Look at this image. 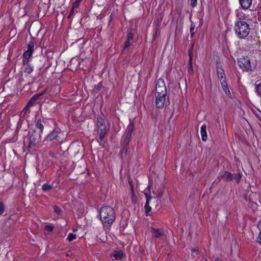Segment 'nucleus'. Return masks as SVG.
<instances>
[{"instance_id":"obj_11","label":"nucleus","mask_w":261,"mask_h":261,"mask_svg":"<svg viewBox=\"0 0 261 261\" xmlns=\"http://www.w3.org/2000/svg\"><path fill=\"white\" fill-rule=\"evenodd\" d=\"M218 178L219 180L223 179L227 181H230L232 180V173L228 171H225L218 177Z\"/></svg>"},{"instance_id":"obj_28","label":"nucleus","mask_w":261,"mask_h":261,"mask_svg":"<svg viewBox=\"0 0 261 261\" xmlns=\"http://www.w3.org/2000/svg\"><path fill=\"white\" fill-rule=\"evenodd\" d=\"M51 189V186L47 184H45L42 186V189L43 191H47Z\"/></svg>"},{"instance_id":"obj_39","label":"nucleus","mask_w":261,"mask_h":261,"mask_svg":"<svg viewBox=\"0 0 261 261\" xmlns=\"http://www.w3.org/2000/svg\"><path fill=\"white\" fill-rule=\"evenodd\" d=\"M215 261H222V259H220V258H216Z\"/></svg>"},{"instance_id":"obj_26","label":"nucleus","mask_w":261,"mask_h":261,"mask_svg":"<svg viewBox=\"0 0 261 261\" xmlns=\"http://www.w3.org/2000/svg\"><path fill=\"white\" fill-rule=\"evenodd\" d=\"M29 107H27V106H26L23 109L22 112L20 113V116L21 117H24L26 113H27L28 110L29 109Z\"/></svg>"},{"instance_id":"obj_20","label":"nucleus","mask_w":261,"mask_h":261,"mask_svg":"<svg viewBox=\"0 0 261 261\" xmlns=\"http://www.w3.org/2000/svg\"><path fill=\"white\" fill-rule=\"evenodd\" d=\"M255 89L258 95L261 96V82L256 81L255 84Z\"/></svg>"},{"instance_id":"obj_37","label":"nucleus","mask_w":261,"mask_h":261,"mask_svg":"<svg viewBox=\"0 0 261 261\" xmlns=\"http://www.w3.org/2000/svg\"><path fill=\"white\" fill-rule=\"evenodd\" d=\"M130 141V139L129 138H124V143L126 145L128 144L129 142Z\"/></svg>"},{"instance_id":"obj_21","label":"nucleus","mask_w":261,"mask_h":261,"mask_svg":"<svg viewBox=\"0 0 261 261\" xmlns=\"http://www.w3.org/2000/svg\"><path fill=\"white\" fill-rule=\"evenodd\" d=\"M36 127L40 129V132L39 133L42 134L43 129L44 128V125L41 123V121L40 120H38L36 124Z\"/></svg>"},{"instance_id":"obj_19","label":"nucleus","mask_w":261,"mask_h":261,"mask_svg":"<svg viewBox=\"0 0 261 261\" xmlns=\"http://www.w3.org/2000/svg\"><path fill=\"white\" fill-rule=\"evenodd\" d=\"M221 85L222 86L223 90H224L226 94L228 96L231 95V93L228 89V87L226 82L221 83Z\"/></svg>"},{"instance_id":"obj_23","label":"nucleus","mask_w":261,"mask_h":261,"mask_svg":"<svg viewBox=\"0 0 261 261\" xmlns=\"http://www.w3.org/2000/svg\"><path fill=\"white\" fill-rule=\"evenodd\" d=\"M76 238V236L73 233H70L67 238V240L69 242H71L74 240Z\"/></svg>"},{"instance_id":"obj_33","label":"nucleus","mask_w":261,"mask_h":261,"mask_svg":"<svg viewBox=\"0 0 261 261\" xmlns=\"http://www.w3.org/2000/svg\"><path fill=\"white\" fill-rule=\"evenodd\" d=\"M4 211V205L2 203L0 202V215H2Z\"/></svg>"},{"instance_id":"obj_17","label":"nucleus","mask_w":261,"mask_h":261,"mask_svg":"<svg viewBox=\"0 0 261 261\" xmlns=\"http://www.w3.org/2000/svg\"><path fill=\"white\" fill-rule=\"evenodd\" d=\"M40 95H35L34 96H33L28 103L27 105V107L31 108V107H32Z\"/></svg>"},{"instance_id":"obj_24","label":"nucleus","mask_w":261,"mask_h":261,"mask_svg":"<svg viewBox=\"0 0 261 261\" xmlns=\"http://www.w3.org/2000/svg\"><path fill=\"white\" fill-rule=\"evenodd\" d=\"M152 233L156 238L159 237L162 235V233L160 232L159 230L155 228H152Z\"/></svg>"},{"instance_id":"obj_41","label":"nucleus","mask_w":261,"mask_h":261,"mask_svg":"<svg viewBox=\"0 0 261 261\" xmlns=\"http://www.w3.org/2000/svg\"><path fill=\"white\" fill-rule=\"evenodd\" d=\"M164 98L165 97V95L164 94ZM165 100V99L164 98V100Z\"/></svg>"},{"instance_id":"obj_42","label":"nucleus","mask_w":261,"mask_h":261,"mask_svg":"<svg viewBox=\"0 0 261 261\" xmlns=\"http://www.w3.org/2000/svg\"><path fill=\"white\" fill-rule=\"evenodd\" d=\"M205 261H207V260H206V259H205Z\"/></svg>"},{"instance_id":"obj_30","label":"nucleus","mask_w":261,"mask_h":261,"mask_svg":"<svg viewBox=\"0 0 261 261\" xmlns=\"http://www.w3.org/2000/svg\"><path fill=\"white\" fill-rule=\"evenodd\" d=\"M54 212L56 213H57V214L59 215L61 214V210L59 207H58L57 206H54Z\"/></svg>"},{"instance_id":"obj_5","label":"nucleus","mask_w":261,"mask_h":261,"mask_svg":"<svg viewBox=\"0 0 261 261\" xmlns=\"http://www.w3.org/2000/svg\"><path fill=\"white\" fill-rule=\"evenodd\" d=\"M239 67L244 71H249L252 70L250 63V60L248 57H242L238 60Z\"/></svg>"},{"instance_id":"obj_15","label":"nucleus","mask_w":261,"mask_h":261,"mask_svg":"<svg viewBox=\"0 0 261 261\" xmlns=\"http://www.w3.org/2000/svg\"><path fill=\"white\" fill-rule=\"evenodd\" d=\"M127 132L126 134L125 138L130 139L132 133L134 129V124L133 122H130L127 127Z\"/></svg>"},{"instance_id":"obj_2","label":"nucleus","mask_w":261,"mask_h":261,"mask_svg":"<svg viewBox=\"0 0 261 261\" xmlns=\"http://www.w3.org/2000/svg\"><path fill=\"white\" fill-rule=\"evenodd\" d=\"M101 221L105 225H111L115 220V213L110 206H104L99 210Z\"/></svg>"},{"instance_id":"obj_36","label":"nucleus","mask_w":261,"mask_h":261,"mask_svg":"<svg viewBox=\"0 0 261 261\" xmlns=\"http://www.w3.org/2000/svg\"><path fill=\"white\" fill-rule=\"evenodd\" d=\"M258 242L261 245V231L259 232L258 236Z\"/></svg>"},{"instance_id":"obj_12","label":"nucleus","mask_w":261,"mask_h":261,"mask_svg":"<svg viewBox=\"0 0 261 261\" xmlns=\"http://www.w3.org/2000/svg\"><path fill=\"white\" fill-rule=\"evenodd\" d=\"M23 69L24 72L30 74L33 70L28 61L23 60Z\"/></svg>"},{"instance_id":"obj_1","label":"nucleus","mask_w":261,"mask_h":261,"mask_svg":"<svg viewBox=\"0 0 261 261\" xmlns=\"http://www.w3.org/2000/svg\"><path fill=\"white\" fill-rule=\"evenodd\" d=\"M233 29L236 35L241 39L246 38L251 30L250 25L241 18L236 21Z\"/></svg>"},{"instance_id":"obj_9","label":"nucleus","mask_w":261,"mask_h":261,"mask_svg":"<svg viewBox=\"0 0 261 261\" xmlns=\"http://www.w3.org/2000/svg\"><path fill=\"white\" fill-rule=\"evenodd\" d=\"M217 74L221 83L226 82L224 71L221 67H217Z\"/></svg>"},{"instance_id":"obj_22","label":"nucleus","mask_w":261,"mask_h":261,"mask_svg":"<svg viewBox=\"0 0 261 261\" xmlns=\"http://www.w3.org/2000/svg\"><path fill=\"white\" fill-rule=\"evenodd\" d=\"M188 72V73L190 74V75H192L193 73L192 61H191V59L189 60Z\"/></svg>"},{"instance_id":"obj_34","label":"nucleus","mask_w":261,"mask_h":261,"mask_svg":"<svg viewBox=\"0 0 261 261\" xmlns=\"http://www.w3.org/2000/svg\"><path fill=\"white\" fill-rule=\"evenodd\" d=\"M45 229L48 231H51L53 230V227L50 225H46L45 226Z\"/></svg>"},{"instance_id":"obj_7","label":"nucleus","mask_w":261,"mask_h":261,"mask_svg":"<svg viewBox=\"0 0 261 261\" xmlns=\"http://www.w3.org/2000/svg\"><path fill=\"white\" fill-rule=\"evenodd\" d=\"M41 133L34 132L30 137L29 147H32L37 145L40 141Z\"/></svg>"},{"instance_id":"obj_6","label":"nucleus","mask_w":261,"mask_h":261,"mask_svg":"<svg viewBox=\"0 0 261 261\" xmlns=\"http://www.w3.org/2000/svg\"><path fill=\"white\" fill-rule=\"evenodd\" d=\"M62 135L60 129H55L46 136L45 141L56 142L62 139Z\"/></svg>"},{"instance_id":"obj_16","label":"nucleus","mask_w":261,"mask_h":261,"mask_svg":"<svg viewBox=\"0 0 261 261\" xmlns=\"http://www.w3.org/2000/svg\"><path fill=\"white\" fill-rule=\"evenodd\" d=\"M242 177V174L240 171L236 173L232 174V180L234 179L238 184L240 182Z\"/></svg>"},{"instance_id":"obj_40","label":"nucleus","mask_w":261,"mask_h":261,"mask_svg":"<svg viewBox=\"0 0 261 261\" xmlns=\"http://www.w3.org/2000/svg\"><path fill=\"white\" fill-rule=\"evenodd\" d=\"M192 250L193 251H194V252H195V251H198L197 249H192Z\"/></svg>"},{"instance_id":"obj_3","label":"nucleus","mask_w":261,"mask_h":261,"mask_svg":"<svg viewBox=\"0 0 261 261\" xmlns=\"http://www.w3.org/2000/svg\"><path fill=\"white\" fill-rule=\"evenodd\" d=\"M163 80L160 78L156 84L155 87V105L158 108L163 107Z\"/></svg>"},{"instance_id":"obj_29","label":"nucleus","mask_w":261,"mask_h":261,"mask_svg":"<svg viewBox=\"0 0 261 261\" xmlns=\"http://www.w3.org/2000/svg\"><path fill=\"white\" fill-rule=\"evenodd\" d=\"M82 0H76L75 2H74L72 5V7H73V8H77L79 7V4L82 2Z\"/></svg>"},{"instance_id":"obj_13","label":"nucleus","mask_w":261,"mask_h":261,"mask_svg":"<svg viewBox=\"0 0 261 261\" xmlns=\"http://www.w3.org/2000/svg\"><path fill=\"white\" fill-rule=\"evenodd\" d=\"M239 3L242 7V9H248L251 4H252V0H239Z\"/></svg>"},{"instance_id":"obj_14","label":"nucleus","mask_w":261,"mask_h":261,"mask_svg":"<svg viewBox=\"0 0 261 261\" xmlns=\"http://www.w3.org/2000/svg\"><path fill=\"white\" fill-rule=\"evenodd\" d=\"M206 126L205 124H203L201 126L200 134L201 136V139L202 141H206L207 140V133L206 130Z\"/></svg>"},{"instance_id":"obj_35","label":"nucleus","mask_w":261,"mask_h":261,"mask_svg":"<svg viewBox=\"0 0 261 261\" xmlns=\"http://www.w3.org/2000/svg\"><path fill=\"white\" fill-rule=\"evenodd\" d=\"M74 9H75V8H73V7H72V9H71V10H70V11L69 14V15L68 16V18L70 17H71V16L72 15H73V14L74 13Z\"/></svg>"},{"instance_id":"obj_38","label":"nucleus","mask_w":261,"mask_h":261,"mask_svg":"<svg viewBox=\"0 0 261 261\" xmlns=\"http://www.w3.org/2000/svg\"><path fill=\"white\" fill-rule=\"evenodd\" d=\"M194 26H192L191 25V28H190V32H191V36H192L193 35V33H192V31L194 30Z\"/></svg>"},{"instance_id":"obj_31","label":"nucleus","mask_w":261,"mask_h":261,"mask_svg":"<svg viewBox=\"0 0 261 261\" xmlns=\"http://www.w3.org/2000/svg\"><path fill=\"white\" fill-rule=\"evenodd\" d=\"M189 60H191L192 61V56H193V46L191 48V49L189 50Z\"/></svg>"},{"instance_id":"obj_8","label":"nucleus","mask_w":261,"mask_h":261,"mask_svg":"<svg viewBox=\"0 0 261 261\" xmlns=\"http://www.w3.org/2000/svg\"><path fill=\"white\" fill-rule=\"evenodd\" d=\"M34 45L33 42L30 41L28 44V49L23 53V57L25 60H28L32 56L34 50Z\"/></svg>"},{"instance_id":"obj_18","label":"nucleus","mask_w":261,"mask_h":261,"mask_svg":"<svg viewBox=\"0 0 261 261\" xmlns=\"http://www.w3.org/2000/svg\"><path fill=\"white\" fill-rule=\"evenodd\" d=\"M113 256L116 259L119 260L123 258L124 253L122 251L119 250L114 252Z\"/></svg>"},{"instance_id":"obj_27","label":"nucleus","mask_w":261,"mask_h":261,"mask_svg":"<svg viewBox=\"0 0 261 261\" xmlns=\"http://www.w3.org/2000/svg\"><path fill=\"white\" fill-rule=\"evenodd\" d=\"M134 34V33L132 31L128 33V35H127V40L131 41L133 39Z\"/></svg>"},{"instance_id":"obj_10","label":"nucleus","mask_w":261,"mask_h":261,"mask_svg":"<svg viewBox=\"0 0 261 261\" xmlns=\"http://www.w3.org/2000/svg\"><path fill=\"white\" fill-rule=\"evenodd\" d=\"M145 195L146 199V202L144 206L145 209V213L146 215H148L149 212L151 210V207L149 206V201L151 199V197L149 194L146 193H145Z\"/></svg>"},{"instance_id":"obj_25","label":"nucleus","mask_w":261,"mask_h":261,"mask_svg":"<svg viewBox=\"0 0 261 261\" xmlns=\"http://www.w3.org/2000/svg\"><path fill=\"white\" fill-rule=\"evenodd\" d=\"M130 45H131L130 41L126 40V41L124 43L123 49L124 50L127 49L129 48V47L130 46Z\"/></svg>"},{"instance_id":"obj_32","label":"nucleus","mask_w":261,"mask_h":261,"mask_svg":"<svg viewBox=\"0 0 261 261\" xmlns=\"http://www.w3.org/2000/svg\"><path fill=\"white\" fill-rule=\"evenodd\" d=\"M197 0H190V4L192 7H195L197 5Z\"/></svg>"},{"instance_id":"obj_4","label":"nucleus","mask_w":261,"mask_h":261,"mask_svg":"<svg viewBox=\"0 0 261 261\" xmlns=\"http://www.w3.org/2000/svg\"><path fill=\"white\" fill-rule=\"evenodd\" d=\"M97 126L98 137L97 140L100 142L103 141L105 139V136L107 132V126L105 120L98 117L97 118Z\"/></svg>"}]
</instances>
